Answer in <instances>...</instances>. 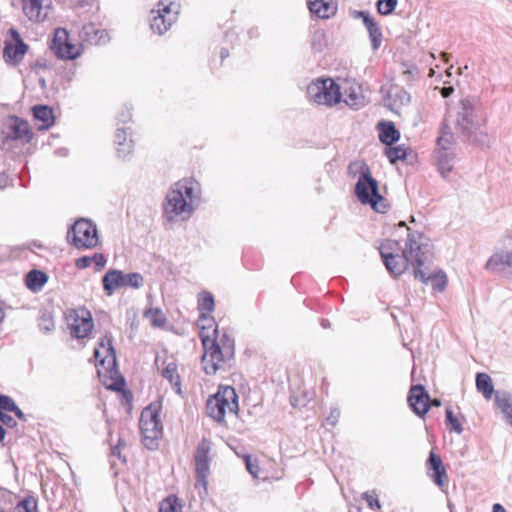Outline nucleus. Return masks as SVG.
<instances>
[{
    "mask_svg": "<svg viewBox=\"0 0 512 512\" xmlns=\"http://www.w3.org/2000/svg\"><path fill=\"white\" fill-rule=\"evenodd\" d=\"M226 406L230 412L237 414L239 411L238 396L233 387L226 385Z\"/></svg>",
    "mask_w": 512,
    "mask_h": 512,
    "instance_id": "44",
    "label": "nucleus"
},
{
    "mask_svg": "<svg viewBox=\"0 0 512 512\" xmlns=\"http://www.w3.org/2000/svg\"><path fill=\"white\" fill-rule=\"evenodd\" d=\"M407 400L410 408L418 416L423 417L429 411L430 396L422 385L412 386Z\"/></svg>",
    "mask_w": 512,
    "mask_h": 512,
    "instance_id": "15",
    "label": "nucleus"
},
{
    "mask_svg": "<svg viewBox=\"0 0 512 512\" xmlns=\"http://www.w3.org/2000/svg\"><path fill=\"white\" fill-rule=\"evenodd\" d=\"M0 421L9 427H13L14 425H16V421L14 420V418L5 413L1 414Z\"/></svg>",
    "mask_w": 512,
    "mask_h": 512,
    "instance_id": "54",
    "label": "nucleus"
},
{
    "mask_svg": "<svg viewBox=\"0 0 512 512\" xmlns=\"http://www.w3.org/2000/svg\"><path fill=\"white\" fill-rule=\"evenodd\" d=\"M24 15L32 22L46 20L51 10V0H21Z\"/></svg>",
    "mask_w": 512,
    "mask_h": 512,
    "instance_id": "13",
    "label": "nucleus"
},
{
    "mask_svg": "<svg viewBox=\"0 0 512 512\" xmlns=\"http://www.w3.org/2000/svg\"><path fill=\"white\" fill-rule=\"evenodd\" d=\"M493 512H506V510L501 504L497 503L493 505Z\"/></svg>",
    "mask_w": 512,
    "mask_h": 512,
    "instance_id": "60",
    "label": "nucleus"
},
{
    "mask_svg": "<svg viewBox=\"0 0 512 512\" xmlns=\"http://www.w3.org/2000/svg\"><path fill=\"white\" fill-rule=\"evenodd\" d=\"M452 140H453V134L451 133L449 127L446 124L442 125V127L440 129V135L438 136V139H437L438 146L441 149L446 150L451 145Z\"/></svg>",
    "mask_w": 512,
    "mask_h": 512,
    "instance_id": "43",
    "label": "nucleus"
},
{
    "mask_svg": "<svg viewBox=\"0 0 512 512\" xmlns=\"http://www.w3.org/2000/svg\"><path fill=\"white\" fill-rule=\"evenodd\" d=\"M507 267H512V251L495 253L486 263V269L492 272H500Z\"/></svg>",
    "mask_w": 512,
    "mask_h": 512,
    "instance_id": "25",
    "label": "nucleus"
},
{
    "mask_svg": "<svg viewBox=\"0 0 512 512\" xmlns=\"http://www.w3.org/2000/svg\"><path fill=\"white\" fill-rule=\"evenodd\" d=\"M397 0H379L377 10L381 15H389L396 8Z\"/></svg>",
    "mask_w": 512,
    "mask_h": 512,
    "instance_id": "48",
    "label": "nucleus"
},
{
    "mask_svg": "<svg viewBox=\"0 0 512 512\" xmlns=\"http://www.w3.org/2000/svg\"><path fill=\"white\" fill-rule=\"evenodd\" d=\"M155 314L157 315V317L152 321L153 325L162 326L165 322V317L158 309L155 310Z\"/></svg>",
    "mask_w": 512,
    "mask_h": 512,
    "instance_id": "55",
    "label": "nucleus"
},
{
    "mask_svg": "<svg viewBox=\"0 0 512 512\" xmlns=\"http://www.w3.org/2000/svg\"><path fill=\"white\" fill-rule=\"evenodd\" d=\"M0 409H3L5 411L15 409V402L9 396L2 395V397L0 398Z\"/></svg>",
    "mask_w": 512,
    "mask_h": 512,
    "instance_id": "50",
    "label": "nucleus"
},
{
    "mask_svg": "<svg viewBox=\"0 0 512 512\" xmlns=\"http://www.w3.org/2000/svg\"><path fill=\"white\" fill-rule=\"evenodd\" d=\"M495 403L497 408L501 410L512 425V399L507 395L497 394L495 397Z\"/></svg>",
    "mask_w": 512,
    "mask_h": 512,
    "instance_id": "37",
    "label": "nucleus"
},
{
    "mask_svg": "<svg viewBox=\"0 0 512 512\" xmlns=\"http://www.w3.org/2000/svg\"><path fill=\"white\" fill-rule=\"evenodd\" d=\"M28 46L21 39L15 44H7L4 48V58L7 62L16 64L22 60L27 52Z\"/></svg>",
    "mask_w": 512,
    "mask_h": 512,
    "instance_id": "26",
    "label": "nucleus"
},
{
    "mask_svg": "<svg viewBox=\"0 0 512 512\" xmlns=\"http://www.w3.org/2000/svg\"><path fill=\"white\" fill-rule=\"evenodd\" d=\"M198 310L210 314L214 310V298L210 292L202 291L198 294Z\"/></svg>",
    "mask_w": 512,
    "mask_h": 512,
    "instance_id": "38",
    "label": "nucleus"
},
{
    "mask_svg": "<svg viewBox=\"0 0 512 512\" xmlns=\"http://www.w3.org/2000/svg\"><path fill=\"white\" fill-rule=\"evenodd\" d=\"M144 284L143 276L138 272L124 273V288L131 287L133 289H139Z\"/></svg>",
    "mask_w": 512,
    "mask_h": 512,
    "instance_id": "42",
    "label": "nucleus"
},
{
    "mask_svg": "<svg viewBox=\"0 0 512 512\" xmlns=\"http://www.w3.org/2000/svg\"><path fill=\"white\" fill-rule=\"evenodd\" d=\"M68 1H69V4L73 8L84 7L86 4H88V0H68Z\"/></svg>",
    "mask_w": 512,
    "mask_h": 512,
    "instance_id": "56",
    "label": "nucleus"
},
{
    "mask_svg": "<svg viewBox=\"0 0 512 512\" xmlns=\"http://www.w3.org/2000/svg\"><path fill=\"white\" fill-rule=\"evenodd\" d=\"M132 131L130 127L117 128L114 144L118 157L126 159L134 150V141L131 138Z\"/></svg>",
    "mask_w": 512,
    "mask_h": 512,
    "instance_id": "17",
    "label": "nucleus"
},
{
    "mask_svg": "<svg viewBox=\"0 0 512 512\" xmlns=\"http://www.w3.org/2000/svg\"><path fill=\"white\" fill-rule=\"evenodd\" d=\"M112 335L108 332L100 339L99 345L95 348L94 357L96 363L106 366V369L114 368L116 365V353L112 344Z\"/></svg>",
    "mask_w": 512,
    "mask_h": 512,
    "instance_id": "14",
    "label": "nucleus"
},
{
    "mask_svg": "<svg viewBox=\"0 0 512 512\" xmlns=\"http://www.w3.org/2000/svg\"><path fill=\"white\" fill-rule=\"evenodd\" d=\"M362 498L366 501L368 507L373 510H380L381 504L378 498V494L375 490L367 491L362 494Z\"/></svg>",
    "mask_w": 512,
    "mask_h": 512,
    "instance_id": "46",
    "label": "nucleus"
},
{
    "mask_svg": "<svg viewBox=\"0 0 512 512\" xmlns=\"http://www.w3.org/2000/svg\"><path fill=\"white\" fill-rule=\"evenodd\" d=\"M358 16L362 18L363 23L369 32L373 49H378L382 39L380 27L367 12L360 11L358 12Z\"/></svg>",
    "mask_w": 512,
    "mask_h": 512,
    "instance_id": "24",
    "label": "nucleus"
},
{
    "mask_svg": "<svg viewBox=\"0 0 512 512\" xmlns=\"http://www.w3.org/2000/svg\"><path fill=\"white\" fill-rule=\"evenodd\" d=\"M224 385L218 386V391L206 400V414L221 423L224 420Z\"/></svg>",
    "mask_w": 512,
    "mask_h": 512,
    "instance_id": "18",
    "label": "nucleus"
},
{
    "mask_svg": "<svg viewBox=\"0 0 512 512\" xmlns=\"http://www.w3.org/2000/svg\"><path fill=\"white\" fill-rule=\"evenodd\" d=\"M431 405H432V406L439 407V406H441V401H440L439 399H437V398H435V399H433V400H431V399H430V401H429V407H430Z\"/></svg>",
    "mask_w": 512,
    "mask_h": 512,
    "instance_id": "61",
    "label": "nucleus"
},
{
    "mask_svg": "<svg viewBox=\"0 0 512 512\" xmlns=\"http://www.w3.org/2000/svg\"><path fill=\"white\" fill-rule=\"evenodd\" d=\"M425 279L426 281L424 283L430 282L432 288L438 292H442L448 282L446 274L442 271L429 275L428 277L425 276Z\"/></svg>",
    "mask_w": 512,
    "mask_h": 512,
    "instance_id": "39",
    "label": "nucleus"
},
{
    "mask_svg": "<svg viewBox=\"0 0 512 512\" xmlns=\"http://www.w3.org/2000/svg\"><path fill=\"white\" fill-rule=\"evenodd\" d=\"M385 267L390 272V274L394 276H399L403 274L408 266L410 264L407 257H405L404 252L402 251V254L396 255L387 261L384 262Z\"/></svg>",
    "mask_w": 512,
    "mask_h": 512,
    "instance_id": "29",
    "label": "nucleus"
},
{
    "mask_svg": "<svg viewBox=\"0 0 512 512\" xmlns=\"http://www.w3.org/2000/svg\"><path fill=\"white\" fill-rule=\"evenodd\" d=\"M308 8L312 14L322 19L332 17L337 11L334 0H308Z\"/></svg>",
    "mask_w": 512,
    "mask_h": 512,
    "instance_id": "22",
    "label": "nucleus"
},
{
    "mask_svg": "<svg viewBox=\"0 0 512 512\" xmlns=\"http://www.w3.org/2000/svg\"><path fill=\"white\" fill-rule=\"evenodd\" d=\"M9 412H14L15 415L21 419V420H25V415L24 413L19 409V407L15 404V409H12L10 410Z\"/></svg>",
    "mask_w": 512,
    "mask_h": 512,
    "instance_id": "58",
    "label": "nucleus"
},
{
    "mask_svg": "<svg viewBox=\"0 0 512 512\" xmlns=\"http://www.w3.org/2000/svg\"><path fill=\"white\" fill-rule=\"evenodd\" d=\"M33 116L37 122H40L39 129H49L54 124L53 110L46 105H37L33 107Z\"/></svg>",
    "mask_w": 512,
    "mask_h": 512,
    "instance_id": "27",
    "label": "nucleus"
},
{
    "mask_svg": "<svg viewBox=\"0 0 512 512\" xmlns=\"http://www.w3.org/2000/svg\"><path fill=\"white\" fill-rule=\"evenodd\" d=\"M446 421L450 431H454L456 433L462 432V425L459 422V420L454 416L453 411L450 408L446 409Z\"/></svg>",
    "mask_w": 512,
    "mask_h": 512,
    "instance_id": "47",
    "label": "nucleus"
},
{
    "mask_svg": "<svg viewBox=\"0 0 512 512\" xmlns=\"http://www.w3.org/2000/svg\"><path fill=\"white\" fill-rule=\"evenodd\" d=\"M401 250L399 242L392 240V239H386L383 242H381L379 246V252L383 259V262L387 261L388 259L399 255Z\"/></svg>",
    "mask_w": 512,
    "mask_h": 512,
    "instance_id": "33",
    "label": "nucleus"
},
{
    "mask_svg": "<svg viewBox=\"0 0 512 512\" xmlns=\"http://www.w3.org/2000/svg\"><path fill=\"white\" fill-rule=\"evenodd\" d=\"M197 326L204 349L201 359L203 370L207 375H215L224 361L221 346L217 341L218 326L215 324L214 319L206 313L199 315Z\"/></svg>",
    "mask_w": 512,
    "mask_h": 512,
    "instance_id": "2",
    "label": "nucleus"
},
{
    "mask_svg": "<svg viewBox=\"0 0 512 512\" xmlns=\"http://www.w3.org/2000/svg\"><path fill=\"white\" fill-rule=\"evenodd\" d=\"M67 241L78 249H91L98 245L96 225L89 219L80 218L69 228Z\"/></svg>",
    "mask_w": 512,
    "mask_h": 512,
    "instance_id": "9",
    "label": "nucleus"
},
{
    "mask_svg": "<svg viewBox=\"0 0 512 512\" xmlns=\"http://www.w3.org/2000/svg\"><path fill=\"white\" fill-rule=\"evenodd\" d=\"M347 174L351 178L366 177L371 174V169L364 160H354L347 167Z\"/></svg>",
    "mask_w": 512,
    "mask_h": 512,
    "instance_id": "34",
    "label": "nucleus"
},
{
    "mask_svg": "<svg viewBox=\"0 0 512 512\" xmlns=\"http://www.w3.org/2000/svg\"><path fill=\"white\" fill-rule=\"evenodd\" d=\"M308 99L318 105L332 107L341 102V87L332 78H318L307 86Z\"/></svg>",
    "mask_w": 512,
    "mask_h": 512,
    "instance_id": "6",
    "label": "nucleus"
},
{
    "mask_svg": "<svg viewBox=\"0 0 512 512\" xmlns=\"http://www.w3.org/2000/svg\"><path fill=\"white\" fill-rule=\"evenodd\" d=\"M427 466L428 469L432 472L430 474V477L432 478L434 483L440 488L446 486L448 482V476L440 455H438L434 451H431L429 454V458L427 460Z\"/></svg>",
    "mask_w": 512,
    "mask_h": 512,
    "instance_id": "19",
    "label": "nucleus"
},
{
    "mask_svg": "<svg viewBox=\"0 0 512 512\" xmlns=\"http://www.w3.org/2000/svg\"><path fill=\"white\" fill-rule=\"evenodd\" d=\"M159 512H182V504L177 496L169 495L160 502Z\"/></svg>",
    "mask_w": 512,
    "mask_h": 512,
    "instance_id": "36",
    "label": "nucleus"
},
{
    "mask_svg": "<svg viewBox=\"0 0 512 512\" xmlns=\"http://www.w3.org/2000/svg\"><path fill=\"white\" fill-rule=\"evenodd\" d=\"M8 128V136L14 140L29 142L32 138L28 123L18 117L11 118Z\"/></svg>",
    "mask_w": 512,
    "mask_h": 512,
    "instance_id": "23",
    "label": "nucleus"
},
{
    "mask_svg": "<svg viewBox=\"0 0 512 512\" xmlns=\"http://www.w3.org/2000/svg\"><path fill=\"white\" fill-rule=\"evenodd\" d=\"M441 57L445 62H448L449 55L446 52L441 53Z\"/></svg>",
    "mask_w": 512,
    "mask_h": 512,
    "instance_id": "63",
    "label": "nucleus"
},
{
    "mask_svg": "<svg viewBox=\"0 0 512 512\" xmlns=\"http://www.w3.org/2000/svg\"><path fill=\"white\" fill-rule=\"evenodd\" d=\"M81 40L90 45L103 44L107 41V34L104 30L97 28L93 23L83 25L79 32Z\"/></svg>",
    "mask_w": 512,
    "mask_h": 512,
    "instance_id": "20",
    "label": "nucleus"
},
{
    "mask_svg": "<svg viewBox=\"0 0 512 512\" xmlns=\"http://www.w3.org/2000/svg\"><path fill=\"white\" fill-rule=\"evenodd\" d=\"M131 117H132L131 109L130 108H126V111H123L119 115L118 121L122 122L123 124H126V123H128L131 120Z\"/></svg>",
    "mask_w": 512,
    "mask_h": 512,
    "instance_id": "53",
    "label": "nucleus"
},
{
    "mask_svg": "<svg viewBox=\"0 0 512 512\" xmlns=\"http://www.w3.org/2000/svg\"><path fill=\"white\" fill-rule=\"evenodd\" d=\"M70 334L82 339L90 335L93 329V320L89 311L85 309L73 310L67 316Z\"/></svg>",
    "mask_w": 512,
    "mask_h": 512,
    "instance_id": "11",
    "label": "nucleus"
},
{
    "mask_svg": "<svg viewBox=\"0 0 512 512\" xmlns=\"http://www.w3.org/2000/svg\"><path fill=\"white\" fill-rule=\"evenodd\" d=\"M180 11V5L174 0H161L150 12V28L163 35L176 22Z\"/></svg>",
    "mask_w": 512,
    "mask_h": 512,
    "instance_id": "8",
    "label": "nucleus"
},
{
    "mask_svg": "<svg viewBox=\"0 0 512 512\" xmlns=\"http://www.w3.org/2000/svg\"><path fill=\"white\" fill-rule=\"evenodd\" d=\"M354 193L363 205L370 207L378 213H386L389 204L386 198L379 193V185L372 173L366 177H359L355 185Z\"/></svg>",
    "mask_w": 512,
    "mask_h": 512,
    "instance_id": "5",
    "label": "nucleus"
},
{
    "mask_svg": "<svg viewBox=\"0 0 512 512\" xmlns=\"http://www.w3.org/2000/svg\"><path fill=\"white\" fill-rule=\"evenodd\" d=\"M19 506H21L25 512H36L37 503L32 497L23 499Z\"/></svg>",
    "mask_w": 512,
    "mask_h": 512,
    "instance_id": "49",
    "label": "nucleus"
},
{
    "mask_svg": "<svg viewBox=\"0 0 512 512\" xmlns=\"http://www.w3.org/2000/svg\"><path fill=\"white\" fill-rule=\"evenodd\" d=\"M383 91L385 92L386 100L389 102V106L392 109L401 108L411 100L409 93L394 81L387 83L383 87Z\"/></svg>",
    "mask_w": 512,
    "mask_h": 512,
    "instance_id": "16",
    "label": "nucleus"
},
{
    "mask_svg": "<svg viewBox=\"0 0 512 512\" xmlns=\"http://www.w3.org/2000/svg\"><path fill=\"white\" fill-rule=\"evenodd\" d=\"M225 343H226V351L229 350L233 354V352H234V342L229 340L228 337L226 336Z\"/></svg>",
    "mask_w": 512,
    "mask_h": 512,
    "instance_id": "59",
    "label": "nucleus"
},
{
    "mask_svg": "<svg viewBox=\"0 0 512 512\" xmlns=\"http://www.w3.org/2000/svg\"><path fill=\"white\" fill-rule=\"evenodd\" d=\"M48 277L45 272L40 270H31L25 278L26 286L33 292L40 291L46 284Z\"/></svg>",
    "mask_w": 512,
    "mask_h": 512,
    "instance_id": "30",
    "label": "nucleus"
},
{
    "mask_svg": "<svg viewBox=\"0 0 512 512\" xmlns=\"http://www.w3.org/2000/svg\"><path fill=\"white\" fill-rule=\"evenodd\" d=\"M385 155L390 160L391 163L395 164L398 160H403L407 156V150L404 145H398L395 147H391V145L386 148Z\"/></svg>",
    "mask_w": 512,
    "mask_h": 512,
    "instance_id": "41",
    "label": "nucleus"
},
{
    "mask_svg": "<svg viewBox=\"0 0 512 512\" xmlns=\"http://www.w3.org/2000/svg\"><path fill=\"white\" fill-rule=\"evenodd\" d=\"M454 92V88L449 86V87H443L441 89V95L444 97V98H447L449 97L452 93Z\"/></svg>",
    "mask_w": 512,
    "mask_h": 512,
    "instance_id": "57",
    "label": "nucleus"
},
{
    "mask_svg": "<svg viewBox=\"0 0 512 512\" xmlns=\"http://www.w3.org/2000/svg\"><path fill=\"white\" fill-rule=\"evenodd\" d=\"M92 262L95 264V270L100 271L106 264L107 260L106 257L101 253H96L91 258Z\"/></svg>",
    "mask_w": 512,
    "mask_h": 512,
    "instance_id": "51",
    "label": "nucleus"
},
{
    "mask_svg": "<svg viewBox=\"0 0 512 512\" xmlns=\"http://www.w3.org/2000/svg\"><path fill=\"white\" fill-rule=\"evenodd\" d=\"M161 404L153 402L149 404L141 413L140 431L142 442L148 449H155L158 446V440L162 436L163 426L160 419Z\"/></svg>",
    "mask_w": 512,
    "mask_h": 512,
    "instance_id": "4",
    "label": "nucleus"
},
{
    "mask_svg": "<svg viewBox=\"0 0 512 512\" xmlns=\"http://www.w3.org/2000/svg\"><path fill=\"white\" fill-rule=\"evenodd\" d=\"M311 45L315 50L321 51L328 46V37L323 29H315L311 35Z\"/></svg>",
    "mask_w": 512,
    "mask_h": 512,
    "instance_id": "40",
    "label": "nucleus"
},
{
    "mask_svg": "<svg viewBox=\"0 0 512 512\" xmlns=\"http://www.w3.org/2000/svg\"><path fill=\"white\" fill-rule=\"evenodd\" d=\"M200 199V185L192 179L176 182L167 192L163 214L170 222L190 218Z\"/></svg>",
    "mask_w": 512,
    "mask_h": 512,
    "instance_id": "1",
    "label": "nucleus"
},
{
    "mask_svg": "<svg viewBox=\"0 0 512 512\" xmlns=\"http://www.w3.org/2000/svg\"><path fill=\"white\" fill-rule=\"evenodd\" d=\"M103 290L111 296L117 289L124 288V273L121 270L110 269L102 278Z\"/></svg>",
    "mask_w": 512,
    "mask_h": 512,
    "instance_id": "21",
    "label": "nucleus"
},
{
    "mask_svg": "<svg viewBox=\"0 0 512 512\" xmlns=\"http://www.w3.org/2000/svg\"><path fill=\"white\" fill-rule=\"evenodd\" d=\"M344 102L348 105H357L362 98L360 87L355 83L346 80L343 87Z\"/></svg>",
    "mask_w": 512,
    "mask_h": 512,
    "instance_id": "32",
    "label": "nucleus"
},
{
    "mask_svg": "<svg viewBox=\"0 0 512 512\" xmlns=\"http://www.w3.org/2000/svg\"><path fill=\"white\" fill-rule=\"evenodd\" d=\"M91 263H92L91 257L82 256L76 260L75 265L78 269H85V268L89 267Z\"/></svg>",
    "mask_w": 512,
    "mask_h": 512,
    "instance_id": "52",
    "label": "nucleus"
},
{
    "mask_svg": "<svg viewBox=\"0 0 512 512\" xmlns=\"http://www.w3.org/2000/svg\"><path fill=\"white\" fill-rule=\"evenodd\" d=\"M403 252L414 268L415 278L425 282V273L422 267L432 255L430 240L420 232H411L408 234Z\"/></svg>",
    "mask_w": 512,
    "mask_h": 512,
    "instance_id": "3",
    "label": "nucleus"
},
{
    "mask_svg": "<svg viewBox=\"0 0 512 512\" xmlns=\"http://www.w3.org/2000/svg\"><path fill=\"white\" fill-rule=\"evenodd\" d=\"M4 436H5V429L0 424V442L4 439Z\"/></svg>",
    "mask_w": 512,
    "mask_h": 512,
    "instance_id": "62",
    "label": "nucleus"
},
{
    "mask_svg": "<svg viewBox=\"0 0 512 512\" xmlns=\"http://www.w3.org/2000/svg\"><path fill=\"white\" fill-rule=\"evenodd\" d=\"M418 74L419 72L416 65L407 63L403 64L402 76L407 85H411L417 78Z\"/></svg>",
    "mask_w": 512,
    "mask_h": 512,
    "instance_id": "45",
    "label": "nucleus"
},
{
    "mask_svg": "<svg viewBox=\"0 0 512 512\" xmlns=\"http://www.w3.org/2000/svg\"><path fill=\"white\" fill-rule=\"evenodd\" d=\"M378 128L380 141L388 146L392 145L400 138V133L392 122H381Z\"/></svg>",
    "mask_w": 512,
    "mask_h": 512,
    "instance_id": "28",
    "label": "nucleus"
},
{
    "mask_svg": "<svg viewBox=\"0 0 512 512\" xmlns=\"http://www.w3.org/2000/svg\"><path fill=\"white\" fill-rule=\"evenodd\" d=\"M162 376L166 378L174 387L177 392H180V376L178 374L177 365L175 362H169L162 370Z\"/></svg>",
    "mask_w": 512,
    "mask_h": 512,
    "instance_id": "35",
    "label": "nucleus"
},
{
    "mask_svg": "<svg viewBox=\"0 0 512 512\" xmlns=\"http://www.w3.org/2000/svg\"><path fill=\"white\" fill-rule=\"evenodd\" d=\"M476 388L486 400H490L494 394V386L491 377L487 373H478L476 376Z\"/></svg>",
    "mask_w": 512,
    "mask_h": 512,
    "instance_id": "31",
    "label": "nucleus"
},
{
    "mask_svg": "<svg viewBox=\"0 0 512 512\" xmlns=\"http://www.w3.org/2000/svg\"><path fill=\"white\" fill-rule=\"evenodd\" d=\"M53 53L60 59L73 60L80 56L78 47L68 41V32L64 28H57L50 45Z\"/></svg>",
    "mask_w": 512,
    "mask_h": 512,
    "instance_id": "12",
    "label": "nucleus"
},
{
    "mask_svg": "<svg viewBox=\"0 0 512 512\" xmlns=\"http://www.w3.org/2000/svg\"><path fill=\"white\" fill-rule=\"evenodd\" d=\"M219 56H220L221 61H223L224 60V50L223 49L220 50Z\"/></svg>",
    "mask_w": 512,
    "mask_h": 512,
    "instance_id": "64",
    "label": "nucleus"
},
{
    "mask_svg": "<svg viewBox=\"0 0 512 512\" xmlns=\"http://www.w3.org/2000/svg\"><path fill=\"white\" fill-rule=\"evenodd\" d=\"M213 444L207 438H202L195 449L193 455L194 471L196 474V489H203L207 494L208 477L210 475V465L214 458Z\"/></svg>",
    "mask_w": 512,
    "mask_h": 512,
    "instance_id": "7",
    "label": "nucleus"
},
{
    "mask_svg": "<svg viewBox=\"0 0 512 512\" xmlns=\"http://www.w3.org/2000/svg\"><path fill=\"white\" fill-rule=\"evenodd\" d=\"M244 461L247 470L254 478L263 481H274L283 477V470L273 460L266 459L260 462L257 458L246 455Z\"/></svg>",
    "mask_w": 512,
    "mask_h": 512,
    "instance_id": "10",
    "label": "nucleus"
}]
</instances>
